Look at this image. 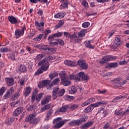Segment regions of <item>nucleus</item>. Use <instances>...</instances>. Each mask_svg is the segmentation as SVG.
Segmentation results:
<instances>
[{"label":"nucleus","mask_w":129,"mask_h":129,"mask_svg":"<svg viewBox=\"0 0 129 129\" xmlns=\"http://www.w3.org/2000/svg\"><path fill=\"white\" fill-rule=\"evenodd\" d=\"M39 66H41V68H39L37 72L35 73V75H39V74H41L43 71H47L48 68H49V62L46 59V58H43L41 61H40L38 63Z\"/></svg>","instance_id":"f257e3e1"},{"label":"nucleus","mask_w":129,"mask_h":129,"mask_svg":"<svg viewBox=\"0 0 129 129\" xmlns=\"http://www.w3.org/2000/svg\"><path fill=\"white\" fill-rule=\"evenodd\" d=\"M64 93H65V89H62L60 90L59 87H56L52 90V97L53 99H57L58 96H63Z\"/></svg>","instance_id":"f03ea898"},{"label":"nucleus","mask_w":129,"mask_h":129,"mask_svg":"<svg viewBox=\"0 0 129 129\" xmlns=\"http://www.w3.org/2000/svg\"><path fill=\"white\" fill-rule=\"evenodd\" d=\"M36 114H31L26 118V121H29L31 124H37L40 121V117L36 118Z\"/></svg>","instance_id":"7ed1b4c3"},{"label":"nucleus","mask_w":129,"mask_h":129,"mask_svg":"<svg viewBox=\"0 0 129 129\" xmlns=\"http://www.w3.org/2000/svg\"><path fill=\"white\" fill-rule=\"evenodd\" d=\"M61 120H62V118L61 117H58L53 120V123H55L54 124L55 128H60V127H62L63 124H65V122L67 121V120H66L60 121Z\"/></svg>","instance_id":"20e7f679"},{"label":"nucleus","mask_w":129,"mask_h":129,"mask_svg":"<svg viewBox=\"0 0 129 129\" xmlns=\"http://www.w3.org/2000/svg\"><path fill=\"white\" fill-rule=\"evenodd\" d=\"M113 83H114V85H115L116 87H122L123 85L126 84V81H123L121 78H117L115 79L113 81Z\"/></svg>","instance_id":"39448f33"},{"label":"nucleus","mask_w":129,"mask_h":129,"mask_svg":"<svg viewBox=\"0 0 129 129\" xmlns=\"http://www.w3.org/2000/svg\"><path fill=\"white\" fill-rule=\"evenodd\" d=\"M60 78L61 79V82L64 86H68L69 85H71V82L70 81L67 80V77H66V75L65 74H60Z\"/></svg>","instance_id":"423d86ee"},{"label":"nucleus","mask_w":129,"mask_h":129,"mask_svg":"<svg viewBox=\"0 0 129 129\" xmlns=\"http://www.w3.org/2000/svg\"><path fill=\"white\" fill-rule=\"evenodd\" d=\"M77 65H79L82 69H84V70H86L88 69V64L84 60L80 59L78 60Z\"/></svg>","instance_id":"0eeeda50"},{"label":"nucleus","mask_w":129,"mask_h":129,"mask_svg":"<svg viewBox=\"0 0 129 129\" xmlns=\"http://www.w3.org/2000/svg\"><path fill=\"white\" fill-rule=\"evenodd\" d=\"M25 30H26V27H23L22 30H20V29L16 30L15 32L16 38L17 39H19V38L21 36H23V35H24V33H25Z\"/></svg>","instance_id":"6e6552de"},{"label":"nucleus","mask_w":129,"mask_h":129,"mask_svg":"<svg viewBox=\"0 0 129 129\" xmlns=\"http://www.w3.org/2000/svg\"><path fill=\"white\" fill-rule=\"evenodd\" d=\"M49 84H50V81L49 80H44L42 81L41 83H40L38 84V87L39 88H42V87H45V86H46L47 89H50V87L49 88L48 87V85H49Z\"/></svg>","instance_id":"1a4fd4ad"},{"label":"nucleus","mask_w":129,"mask_h":129,"mask_svg":"<svg viewBox=\"0 0 129 129\" xmlns=\"http://www.w3.org/2000/svg\"><path fill=\"white\" fill-rule=\"evenodd\" d=\"M15 92V88L14 87H11L6 93V94L4 95V98L5 99H7V98H9L13 93Z\"/></svg>","instance_id":"9d476101"},{"label":"nucleus","mask_w":129,"mask_h":129,"mask_svg":"<svg viewBox=\"0 0 129 129\" xmlns=\"http://www.w3.org/2000/svg\"><path fill=\"white\" fill-rule=\"evenodd\" d=\"M106 104H107V102L105 101H102L101 102H98L96 103L92 104L91 105V107H98V106H100V105H105Z\"/></svg>","instance_id":"9b49d317"},{"label":"nucleus","mask_w":129,"mask_h":129,"mask_svg":"<svg viewBox=\"0 0 129 129\" xmlns=\"http://www.w3.org/2000/svg\"><path fill=\"white\" fill-rule=\"evenodd\" d=\"M51 96L50 95H47L44 97V99L41 100V105H45V104L49 103V102L50 101V100H51Z\"/></svg>","instance_id":"f8f14e48"},{"label":"nucleus","mask_w":129,"mask_h":129,"mask_svg":"<svg viewBox=\"0 0 129 129\" xmlns=\"http://www.w3.org/2000/svg\"><path fill=\"white\" fill-rule=\"evenodd\" d=\"M94 101H95V98H92L83 103L81 105L82 107L86 106V105H88V104H90V103H92Z\"/></svg>","instance_id":"ddd939ff"},{"label":"nucleus","mask_w":129,"mask_h":129,"mask_svg":"<svg viewBox=\"0 0 129 129\" xmlns=\"http://www.w3.org/2000/svg\"><path fill=\"white\" fill-rule=\"evenodd\" d=\"M35 25L36 28H38L39 31H40V32L43 31V30L44 29V25H45V23H44V22H41L40 24L38 22H36Z\"/></svg>","instance_id":"4468645a"},{"label":"nucleus","mask_w":129,"mask_h":129,"mask_svg":"<svg viewBox=\"0 0 129 129\" xmlns=\"http://www.w3.org/2000/svg\"><path fill=\"white\" fill-rule=\"evenodd\" d=\"M24 110V108L23 107H19L17 108L14 112L13 115L14 116H18L19 114H21V113Z\"/></svg>","instance_id":"2eb2a0df"},{"label":"nucleus","mask_w":129,"mask_h":129,"mask_svg":"<svg viewBox=\"0 0 129 129\" xmlns=\"http://www.w3.org/2000/svg\"><path fill=\"white\" fill-rule=\"evenodd\" d=\"M110 61V57L109 55H107L102 57V59L100 61V64H104L106 62Z\"/></svg>","instance_id":"dca6fc26"},{"label":"nucleus","mask_w":129,"mask_h":129,"mask_svg":"<svg viewBox=\"0 0 129 129\" xmlns=\"http://www.w3.org/2000/svg\"><path fill=\"white\" fill-rule=\"evenodd\" d=\"M6 81L8 86H13L14 84V79L13 78H7Z\"/></svg>","instance_id":"f3484780"},{"label":"nucleus","mask_w":129,"mask_h":129,"mask_svg":"<svg viewBox=\"0 0 129 129\" xmlns=\"http://www.w3.org/2000/svg\"><path fill=\"white\" fill-rule=\"evenodd\" d=\"M8 20L11 24H15L18 23V19L16 18V17L14 16L8 17Z\"/></svg>","instance_id":"a211bd4d"},{"label":"nucleus","mask_w":129,"mask_h":129,"mask_svg":"<svg viewBox=\"0 0 129 129\" xmlns=\"http://www.w3.org/2000/svg\"><path fill=\"white\" fill-rule=\"evenodd\" d=\"M64 64L68 66H71L72 67H74L77 65V63L74 61H71V60H65Z\"/></svg>","instance_id":"6ab92c4d"},{"label":"nucleus","mask_w":129,"mask_h":129,"mask_svg":"<svg viewBox=\"0 0 129 129\" xmlns=\"http://www.w3.org/2000/svg\"><path fill=\"white\" fill-rule=\"evenodd\" d=\"M118 66L117 62H111L108 63L106 66V68H116Z\"/></svg>","instance_id":"aec40b11"},{"label":"nucleus","mask_w":129,"mask_h":129,"mask_svg":"<svg viewBox=\"0 0 129 129\" xmlns=\"http://www.w3.org/2000/svg\"><path fill=\"white\" fill-rule=\"evenodd\" d=\"M71 39L72 42H74V43H79V42H81V40L78 38V37H77V36H76L75 34L73 35Z\"/></svg>","instance_id":"412c9836"},{"label":"nucleus","mask_w":129,"mask_h":129,"mask_svg":"<svg viewBox=\"0 0 129 129\" xmlns=\"http://www.w3.org/2000/svg\"><path fill=\"white\" fill-rule=\"evenodd\" d=\"M60 82V79L59 78H57L56 79H55L49 85V87L51 88V87L54 86V85H56V84H58Z\"/></svg>","instance_id":"4be33fe9"},{"label":"nucleus","mask_w":129,"mask_h":129,"mask_svg":"<svg viewBox=\"0 0 129 129\" xmlns=\"http://www.w3.org/2000/svg\"><path fill=\"white\" fill-rule=\"evenodd\" d=\"M86 33H87V30L83 29L78 33V35L80 38H82L85 36V34H86Z\"/></svg>","instance_id":"5701e85b"},{"label":"nucleus","mask_w":129,"mask_h":129,"mask_svg":"<svg viewBox=\"0 0 129 129\" xmlns=\"http://www.w3.org/2000/svg\"><path fill=\"white\" fill-rule=\"evenodd\" d=\"M15 120V118L14 117L9 118L6 121V125H12L13 124V122H14Z\"/></svg>","instance_id":"b1692460"},{"label":"nucleus","mask_w":129,"mask_h":129,"mask_svg":"<svg viewBox=\"0 0 129 129\" xmlns=\"http://www.w3.org/2000/svg\"><path fill=\"white\" fill-rule=\"evenodd\" d=\"M92 124H93V122L90 121L88 122L85 123V124L83 125L81 127L83 129H86L88 127H89V126H90L91 125H92Z\"/></svg>","instance_id":"393cba45"},{"label":"nucleus","mask_w":129,"mask_h":129,"mask_svg":"<svg viewBox=\"0 0 129 129\" xmlns=\"http://www.w3.org/2000/svg\"><path fill=\"white\" fill-rule=\"evenodd\" d=\"M52 113H53V110L51 109L47 112L45 120H49V119H50L51 115H52Z\"/></svg>","instance_id":"a878e982"},{"label":"nucleus","mask_w":129,"mask_h":129,"mask_svg":"<svg viewBox=\"0 0 129 129\" xmlns=\"http://www.w3.org/2000/svg\"><path fill=\"white\" fill-rule=\"evenodd\" d=\"M65 17V13H58L54 16L55 19H62Z\"/></svg>","instance_id":"bb28decb"},{"label":"nucleus","mask_w":129,"mask_h":129,"mask_svg":"<svg viewBox=\"0 0 129 129\" xmlns=\"http://www.w3.org/2000/svg\"><path fill=\"white\" fill-rule=\"evenodd\" d=\"M81 76V79L83 81L85 80H88L89 79V77H88L87 75L84 74V72H80Z\"/></svg>","instance_id":"cd10ccee"},{"label":"nucleus","mask_w":129,"mask_h":129,"mask_svg":"<svg viewBox=\"0 0 129 129\" xmlns=\"http://www.w3.org/2000/svg\"><path fill=\"white\" fill-rule=\"evenodd\" d=\"M20 95L21 94L19 92L16 93L12 96L11 99L12 100H16V99H18L20 97Z\"/></svg>","instance_id":"c85d7f7f"},{"label":"nucleus","mask_w":129,"mask_h":129,"mask_svg":"<svg viewBox=\"0 0 129 129\" xmlns=\"http://www.w3.org/2000/svg\"><path fill=\"white\" fill-rule=\"evenodd\" d=\"M68 108H69L68 105H63L59 109V112H65Z\"/></svg>","instance_id":"c756f323"},{"label":"nucleus","mask_w":129,"mask_h":129,"mask_svg":"<svg viewBox=\"0 0 129 129\" xmlns=\"http://www.w3.org/2000/svg\"><path fill=\"white\" fill-rule=\"evenodd\" d=\"M19 70L20 72H26L27 71V68L25 65L21 64L19 67Z\"/></svg>","instance_id":"7c9ffc66"},{"label":"nucleus","mask_w":129,"mask_h":129,"mask_svg":"<svg viewBox=\"0 0 129 129\" xmlns=\"http://www.w3.org/2000/svg\"><path fill=\"white\" fill-rule=\"evenodd\" d=\"M43 96H44V93H41L35 96L36 98V101L39 102V101L42 99V97H43Z\"/></svg>","instance_id":"2f4dec72"},{"label":"nucleus","mask_w":129,"mask_h":129,"mask_svg":"<svg viewBox=\"0 0 129 129\" xmlns=\"http://www.w3.org/2000/svg\"><path fill=\"white\" fill-rule=\"evenodd\" d=\"M12 107H19L20 106V101H17L11 103Z\"/></svg>","instance_id":"473e14b6"},{"label":"nucleus","mask_w":129,"mask_h":129,"mask_svg":"<svg viewBox=\"0 0 129 129\" xmlns=\"http://www.w3.org/2000/svg\"><path fill=\"white\" fill-rule=\"evenodd\" d=\"M50 107H51V105L50 104L45 105L42 108H41L40 110L41 112H43L45 110H48V109H50Z\"/></svg>","instance_id":"72a5a7b5"},{"label":"nucleus","mask_w":129,"mask_h":129,"mask_svg":"<svg viewBox=\"0 0 129 129\" xmlns=\"http://www.w3.org/2000/svg\"><path fill=\"white\" fill-rule=\"evenodd\" d=\"M70 94H74L75 93H76L77 92V89H76V87L75 86H72L71 90L69 91Z\"/></svg>","instance_id":"f704fd0d"},{"label":"nucleus","mask_w":129,"mask_h":129,"mask_svg":"<svg viewBox=\"0 0 129 129\" xmlns=\"http://www.w3.org/2000/svg\"><path fill=\"white\" fill-rule=\"evenodd\" d=\"M32 89L30 87H28L26 88L25 92V96H28L29 94L31 93V91Z\"/></svg>","instance_id":"c9c22d12"},{"label":"nucleus","mask_w":129,"mask_h":129,"mask_svg":"<svg viewBox=\"0 0 129 129\" xmlns=\"http://www.w3.org/2000/svg\"><path fill=\"white\" fill-rule=\"evenodd\" d=\"M93 109V108H92L91 106L90 105L88 107H87L85 109L84 112L85 113H88V112H91Z\"/></svg>","instance_id":"e433bc0d"},{"label":"nucleus","mask_w":129,"mask_h":129,"mask_svg":"<svg viewBox=\"0 0 129 129\" xmlns=\"http://www.w3.org/2000/svg\"><path fill=\"white\" fill-rule=\"evenodd\" d=\"M63 25H64V21H63V20H60L58 24L55 25V29H59V28H61Z\"/></svg>","instance_id":"4c0bfd02"},{"label":"nucleus","mask_w":129,"mask_h":129,"mask_svg":"<svg viewBox=\"0 0 129 129\" xmlns=\"http://www.w3.org/2000/svg\"><path fill=\"white\" fill-rule=\"evenodd\" d=\"M43 37H44V34H40L39 37L34 38L33 39V40L36 41L37 42H40V41H41V39L43 38Z\"/></svg>","instance_id":"58836bf2"},{"label":"nucleus","mask_w":129,"mask_h":129,"mask_svg":"<svg viewBox=\"0 0 129 129\" xmlns=\"http://www.w3.org/2000/svg\"><path fill=\"white\" fill-rule=\"evenodd\" d=\"M68 9V3H67V2H65L63 4H61L60 7H59V9L60 10H63L65 8Z\"/></svg>","instance_id":"ea45409f"},{"label":"nucleus","mask_w":129,"mask_h":129,"mask_svg":"<svg viewBox=\"0 0 129 129\" xmlns=\"http://www.w3.org/2000/svg\"><path fill=\"white\" fill-rule=\"evenodd\" d=\"M115 114H116V115H120L122 116H123V115H124L123 111H121V109L118 110L117 111H115Z\"/></svg>","instance_id":"a19ab883"},{"label":"nucleus","mask_w":129,"mask_h":129,"mask_svg":"<svg viewBox=\"0 0 129 129\" xmlns=\"http://www.w3.org/2000/svg\"><path fill=\"white\" fill-rule=\"evenodd\" d=\"M79 107V105L78 104H73L71 107L70 110L72 111L75 110V109H77Z\"/></svg>","instance_id":"79ce46f5"},{"label":"nucleus","mask_w":129,"mask_h":129,"mask_svg":"<svg viewBox=\"0 0 129 129\" xmlns=\"http://www.w3.org/2000/svg\"><path fill=\"white\" fill-rule=\"evenodd\" d=\"M44 57H45V55L42 54H38V55H37V56L36 57L35 59L37 61H40V60H41V59L42 58H44Z\"/></svg>","instance_id":"37998d69"},{"label":"nucleus","mask_w":129,"mask_h":129,"mask_svg":"<svg viewBox=\"0 0 129 129\" xmlns=\"http://www.w3.org/2000/svg\"><path fill=\"white\" fill-rule=\"evenodd\" d=\"M85 46L87 48H89V49H94V46L91 45L89 41L86 43Z\"/></svg>","instance_id":"c03bdc74"},{"label":"nucleus","mask_w":129,"mask_h":129,"mask_svg":"<svg viewBox=\"0 0 129 129\" xmlns=\"http://www.w3.org/2000/svg\"><path fill=\"white\" fill-rule=\"evenodd\" d=\"M6 90H7V88L5 87H3L0 89V96H3V95L5 93Z\"/></svg>","instance_id":"a18cd8bd"},{"label":"nucleus","mask_w":129,"mask_h":129,"mask_svg":"<svg viewBox=\"0 0 129 129\" xmlns=\"http://www.w3.org/2000/svg\"><path fill=\"white\" fill-rule=\"evenodd\" d=\"M80 79H81V75L80 73H79L78 75L75 76V80H76V81H80Z\"/></svg>","instance_id":"49530a36"},{"label":"nucleus","mask_w":129,"mask_h":129,"mask_svg":"<svg viewBox=\"0 0 129 129\" xmlns=\"http://www.w3.org/2000/svg\"><path fill=\"white\" fill-rule=\"evenodd\" d=\"M121 98H123V97L121 96L116 97L114 99H113L112 102H114V103L117 102V101H118L120 99H121Z\"/></svg>","instance_id":"de8ad7c7"},{"label":"nucleus","mask_w":129,"mask_h":129,"mask_svg":"<svg viewBox=\"0 0 129 129\" xmlns=\"http://www.w3.org/2000/svg\"><path fill=\"white\" fill-rule=\"evenodd\" d=\"M9 51V49L8 48V47H2V48H0V52L1 53H5L6 52H8Z\"/></svg>","instance_id":"09e8293b"},{"label":"nucleus","mask_w":129,"mask_h":129,"mask_svg":"<svg viewBox=\"0 0 129 129\" xmlns=\"http://www.w3.org/2000/svg\"><path fill=\"white\" fill-rule=\"evenodd\" d=\"M90 26V23L88 22H84L82 24V27L83 28H88Z\"/></svg>","instance_id":"8fccbe9b"},{"label":"nucleus","mask_w":129,"mask_h":129,"mask_svg":"<svg viewBox=\"0 0 129 129\" xmlns=\"http://www.w3.org/2000/svg\"><path fill=\"white\" fill-rule=\"evenodd\" d=\"M58 76V74L57 73H54V74H52L51 75H49V78H50L51 80L54 79L55 77H57Z\"/></svg>","instance_id":"3c124183"},{"label":"nucleus","mask_w":129,"mask_h":129,"mask_svg":"<svg viewBox=\"0 0 129 129\" xmlns=\"http://www.w3.org/2000/svg\"><path fill=\"white\" fill-rule=\"evenodd\" d=\"M56 41L57 42V45L59 44V45H61V46H64V41H63V40H62L60 39H58Z\"/></svg>","instance_id":"603ef678"},{"label":"nucleus","mask_w":129,"mask_h":129,"mask_svg":"<svg viewBox=\"0 0 129 129\" xmlns=\"http://www.w3.org/2000/svg\"><path fill=\"white\" fill-rule=\"evenodd\" d=\"M82 6H84V7L86 9H87V8H88V3H87V1H84L82 2Z\"/></svg>","instance_id":"864d4df0"},{"label":"nucleus","mask_w":129,"mask_h":129,"mask_svg":"<svg viewBox=\"0 0 129 129\" xmlns=\"http://www.w3.org/2000/svg\"><path fill=\"white\" fill-rule=\"evenodd\" d=\"M67 100H68L69 101H70L71 100H73L75 98V97L71 96H67L66 97Z\"/></svg>","instance_id":"5fc2aeb1"},{"label":"nucleus","mask_w":129,"mask_h":129,"mask_svg":"<svg viewBox=\"0 0 129 129\" xmlns=\"http://www.w3.org/2000/svg\"><path fill=\"white\" fill-rule=\"evenodd\" d=\"M119 45H120V42L114 41L113 47V48H117V47H119Z\"/></svg>","instance_id":"6e6d98bb"},{"label":"nucleus","mask_w":129,"mask_h":129,"mask_svg":"<svg viewBox=\"0 0 129 129\" xmlns=\"http://www.w3.org/2000/svg\"><path fill=\"white\" fill-rule=\"evenodd\" d=\"M9 58L10 59V60H15L16 57L15 56V53H12L9 56Z\"/></svg>","instance_id":"4d7b16f0"},{"label":"nucleus","mask_w":129,"mask_h":129,"mask_svg":"<svg viewBox=\"0 0 129 129\" xmlns=\"http://www.w3.org/2000/svg\"><path fill=\"white\" fill-rule=\"evenodd\" d=\"M81 120V122L82 123V122H84L87 120V117L86 116L83 117L80 119Z\"/></svg>","instance_id":"13d9d810"},{"label":"nucleus","mask_w":129,"mask_h":129,"mask_svg":"<svg viewBox=\"0 0 129 129\" xmlns=\"http://www.w3.org/2000/svg\"><path fill=\"white\" fill-rule=\"evenodd\" d=\"M62 34H63V33L59 32L57 33L54 34V36H55V37H57V38H59L60 37H62Z\"/></svg>","instance_id":"bf43d9fd"},{"label":"nucleus","mask_w":129,"mask_h":129,"mask_svg":"<svg viewBox=\"0 0 129 129\" xmlns=\"http://www.w3.org/2000/svg\"><path fill=\"white\" fill-rule=\"evenodd\" d=\"M110 56V61H112L113 60H116L117 59V56H113V55H109Z\"/></svg>","instance_id":"052dcab7"},{"label":"nucleus","mask_w":129,"mask_h":129,"mask_svg":"<svg viewBox=\"0 0 129 129\" xmlns=\"http://www.w3.org/2000/svg\"><path fill=\"white\" fill-rule=\"evenodd\" d=\"M76 125H80L81 124V121L80 119H78V120H75Z\"/></svg>","instance_id":"680f3d73"},{"label":"nucleus","mask_w":129,"mask_h":129,"mask_svg":"<svg viewBox=\"0 0 129 129\" xmlns=\"http://www.w3.org/2000/svg\"><path fill=\"white\" fill-rule=\"evenodd\" d=\"M69 124L70 126H73L74 125H76L75 123V120H73L72 121H71L69 123Z\"/></svg>","instance_id":"e2e57ef3"},{"label":"nucleus","mask_w":129,"mask_h":129,"mask_svg":"<svg viewBox=\"0 0 129 129\" xmlns=\"http://www.w3.org/2000/svg\"><path fill=\"white\" fill-rule=\"evenodd\" d=\"M55 35H52L51 36H50L48 38V41H54V38H55Z\"/></svg>","instance_id":"0e129e2a"},{"label":"nucleus","mask_w":129,"mask_h":129,"mask_svg":"<svg viewBox=\"0 0 129 129\" xmlns=\"http://www.w3.org/2000/svg\"><path fill=\"white\" fill-rule=\"evenodd\" d=\"M64 36H66V37H67V38H72V36L70 34H69V33L67 32H64Z\"/></svg>","instance_id":"69168bd1"},{"label":"nucleus","mask_w":129,"mask_h":129,"mask_svg":"<svg viewBox=\"0 0 129 129\" xmlns=\"http://www.w3.org/2000/svg\"><path fill=\"white\" fill-rule=\"evenodd\" d=\"M123 114H124V115H127L128 114H129V107H128L127 109H126L124 111H123Z\"/></svg>","instance_id":"338daca9"},{"label":"nucleus","mask_w":129,"mask_h":129,"mask_svg":"<svg viewBox=\"0 0 129 129\" xmlns=\"http://www.w3.org/2000/svg\"><path fill=\"white\" fill-rule=\"evenodd\" d=\"M38 15L39 16H42L44 14V12H43V11L41 9H39L37 12Z\"/></svg>","instance_id":"774afa93"}]
</instances>
